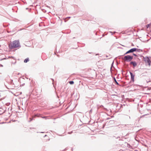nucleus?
<instances>
[{"mask_svg": "<svg viewBox=\"0 0 151 151\" xmlns=\"http://www.w3.org/2000/svg\"><path fill=\"white\" fill-rule=\"evenodd\" d=\"M9 47L10 48L12 49L18 47H20V45L18 40H15L9 45Z\"/></svg>", "mask_w": 151, "mask_h": 151, "instance_id": "obj_1", "label": "nucleus"}, {"mask_svg": "<svg viewBox=\"0 0 151 151\" xmlns=\"http://www.w3.org/2000/svg\"><path fill=\"white\" fill-rule=\"evenodd\" d=\"M141 57H142L143 60L145 62V64L146 65H148L150 66L151 64V59H150L151 57H149L147 56L144 57L142 55L141 56Z\"/></svg>", "mask_w": 151, "mask_h": 151, "instance_id": "obj_2", "label": "nucleus"}, {"mask_svg": "<svg viewBox=\"0 0 151 151\" xmlns=\"http://www.w3.org/2000/svg\"><path fill=\"white\" fill-rule=\"evenodd\" d=\"M133 58V57L129 55L125 56L124 58V60L127 62H129L131 61Z\"/></svg>", "mask_w": 151, "mask_h": 151, "instance_id": "obj_3", "label": "nucleus"}, {"mask_svg": "<svg viewBox=\"0 0 151 151\" xmlns=\"http://www.w3.org/2000/svg\"><path fill=\"white\" fill-rule=\"evenodd\" d=\"M136 51V48H132L129 50L128 51H127L124 54V55H126L127 54H128L130 53H132Z\"/></svg>", "mask_w": 151, "mask_h": 151, "instance_id": "obj_4", "label": "nucleus"}, {"mask_svg": "<svg viewBox=\"0 0 151 151\" xmlns=\"http://www.w3.org/2000/svg\"><path fill=\"white\" fill-rule=\"evenodd\" d=\"M129 73L131 77V80L133 82L134 81V77L135 75L133 74V73L131 72H130Z\"/></svg>", "mask_w": 151, "mask_h": 151, "instance_id": "obj_5", "label": "nucleus"}, {"mask_svg": "<svg viewBox=\"0 0 151 151\" xmlns=\"http://www.w3.org/2000/svg\"><path fill=\"white\" fill-rule=\"evenodd\" d=\"M130 64H132L134 67H135L137 65V63L135 61H131L130 63Z\"/></svg>", "mask_w": 151, "mask_h": 151, "instance_id": "obj_6", "label": "nucleus"}, {"mask_svg": "<svg viewBox=\"0 0 151 151\" xmlns=\"http://www.w3.org/2000/svg\"><path fill=\"white\" fill-rule=\"evenodd\" d=\"M114 123V120H110L109 121L108 123L109 125L113 124Z\"/></svg>", "mask_w": 151, "mask_h": 151, "instance_id": "obj_7", "label": "nucleus"}, {"mask_svg": "<svg viewBox=\"0 0 151 151\" xmlns=\"http://www.w3.org/2000/svg\"><path fill=\"white\" fill-rule=\"evenodd\" d=\"M29 58H27L24 60V62L25 63H27L29 61Z\"/></svg>", "mask_w": 151, "mask_h": 151, "instance_id": "obj_8", "label": "nucleus"}, {"mask_svg": "<svg viewBox=\"0 0 151 151\" xmlns=\"http://www.w3.org/2000/svg\"><path fill=\"white\" fill-rule=\"evenodd\" d=\"M136 51H137V52H142L143 50L142 49H137L136 48Z\"/></svg>", "mask_w": 151, "mask_h": 151, "instance_id": "obj_9", "label": "nucleus"}, {"mask_svg": "<svg viewBox=\"0 0 151 151\" xmlns=\"http://www.w3.org/2000/svg\"><path fill=\"white\" fill-rule=\"evenodd\" d=\"M114 81L115 83L117 85H119V83H118V82L117 81H116L115 78V77H114Z\"/></svg>", "mask_w": 151, "mask_h": 151, "instance_id": "obj_10", "label": "nucleus"}, {"mask_svg": "<svg viewBox=\"0 0 151 151\" xmlns=\"http://www.w3.org/2000/svg\"><path fill=\"white\" fill-rule=\"evenodd\" d=\"M69 83L70 84L72 85V84H74V82L73 81H69Z\"/></svg>", "mask_w": 151, "mask_h": 151, "instance_id": "obj_11", "label": "nucleus"}, {"mask_svg": "<svg viewBox=\"0 0 151 151\" xmlns=\"http://www.w3.org/2000/svg\"><path fill=\"white\" fill-rule=\"evenodd\" d=\"M150 25V24H147V25H146V27L147 28H148Z\"/></svg>", "mask_w": 151, "mask_h": 151, "instance_id": "obj_12", "label": "nucleus"}, {"mask_svg": "<svg viewBox=\"0 0 151 151\" xmlns=\"http://www.w3.org/2000/svg\"><path fill=\"white\" fill-rule=\"evenodd\" d=\"M109 32L111 33V35H113V34H114L116 33V32H114V33H112V32Z\"/></svg>", "mask_w": 151, "mask_h": 151, "instance_id": "obj_13", "label": "nucleus"}, {"mask_svg": "<svg viewBox=\"0 0 151 151\" xmlns=\"http://www.w3.org/2000/svg\"><path fill=\"white\" fill-rule=\"evenodd\" d=\"M38 115H39V114H35V116H39Z\"/></svg>", "mask_w": 151, "mask_h": 151, "instance_id": "obj_14", "label": "nucleus"}, {"mask_svg": "<svg viewBox=\"0 0 151 151\" xmlns=\"http://www.w3.org/2000/svg\"><path fill=\"white\" fill-rule=\"evenodd\" d=\"M72 132H72V131L71 132H68V134H71Z\"/></svg>", "mask_w": 151, "mask_h": 151, "instance_id": "obj_15", "label": "nucleus"}, {"mask_svg": "<svg viewBox=\"0 0 151 151\" xmlns=\"http://www.w3.org/2000/svg\"><path fill=\"white\" fill-rule=\"evenodd\" d=\"M42 117L43 118H45L46 119V116H43Z\"/></svg>", "mask_w": 151, "mask_h": 151, "instance_id": "obj_16", "label": "nucleus"}, {"mask_svg": "<svg viewBox=\"0 0 151 151\" xmlns=\"http://www.w3.org/2000/svg\"><path fill=\"white\" fill-rule=\"evenodd\" d=\"M133 55L134 56H136V57H137V55L136 54H134H134H133Z\"/></svg>", "mask_w": 151, "mask_h": 151, "instance_id": "obj_17", "label": "nucleus"}, {"mask_svg": "<svg viewBox=\"0 0 151 151\" xmlns=\"http://www.w3.org/2000/svg\"><path fill=\"white\" fill-rule=\"evenodd\" d=\"M30 120L29 121V122H30L32 120V119H31V118H30Z\"/></svg>", "mask_w": 151, "mask_h": 151, "instance_id": "obj_18", "label": "nucleus"}, {"mask_svg": "<svg viewBox=\"0 0 151 151\" xmlns=\"http://www.w3.org/2000/svg\"><path fill=\"white\" fill-rule=\"evenodd\" d=\"M5 59H6L5 58H3V59H1L0 60H4Z\"/></svg>", "mask_w": 151, "mask_h": 151, "instance_id": "obj_19", "label": "nucleus"}, {"mask_svg": "<svg viewBox=\"0 0 151 151\" xmlns=\"http://www.w3.org/2000/svg\"><path fill=\"white\" fill-rule=\"evenodd\" d=\"M70 18V17H68L66 18Z\"/></svg>", "mask_w": 151, "mask_h": 151, "instance_id": "obj_20", "label": "nucleus"}, {"mask_svg": "<svg viewBox=\"0 0 151 151\" xmlns=\"http://www.w3.org/2000/svg\"><path fill=\"white\" fill-rule=\"evenodd\" d=\"M118 138H120V137H117L116 138L117 139H118Z\"/></svg>", "mask_w": 151, "mask_h": 151, "instance_id": "obj_21", "label": "nucleus"}, {"mask_svg": "<svg viewBox=\"0 0 151 151\" xmlns=\"http://www.w3.org/2000/svg\"><path fill=\"white\" fill-rule=\"evenodd\" d=\"M110 119V118H107V119Z\"/></svg>", "mask_w": 151, "mask_h": 151, "instance_id": "obj_22", "label": "nucleus"}, {"mask_svg": "<svg viewBox=\"0 0 151 151\" xmlns=\"http://www.w3.org/2000/svg\"><path fill=\"white\" fill-rule=\"evenodd\" d=\"M113 63H114L113 62L112 63V65H111V66H112V65H113Z\"/></svg>", "mask_w": 151, "mask_h": 151, "instance_id": "obj_23", "label": "nucleus"}, {"mask_svg": "<svg viewBox=\"0 0 151 151\" xmlns=\"http://www.w3.org/2000/svg\"><path fill=\"white\" fill-rule=\"evenodd\" d=\"M46 136H47V135H45L44 136V137H46Z\"/></svg>", "mask_w": 151, "mask_h": 151, "instance_id": "obj_24", "label": "nucleus"}, {"mask_svg": "<svg viewBox=\"0 0 151 151\" xmlns=\"http://www.w3.org/2000/svg\"><path fill=\"white\" fill-rule=\"evenodd\" d=\"M111 69H112V67L111 68V69H110L111 70Z\"/></svg>", "mask_w": 151, "mask_h": 151, "instance_id": "obj_25", "label": "nucleus"}, {"mask_svg": "<svg viewBox=\"0 0 151 151\" xmlns=\"http://www.w3.org/2000/svg\"><path fill=\"white\" fill-rule=\"evenodd\" d=\"M11 57H12V58H14V57H13L12 56Z\"/></svg>", "mask_w": 151, "mask_h": 151, "instance_id": "obj_26", "label": "nucleus"}, {"mask_svg": "<svg viewBox=\"0 0 151 151\" xmlns=\"http://www.w3.org/2000/svg\"><path fill=\"white\" fill-rule=\"evenodd\" d=\"M1 66L2 67L3 65H1Z\"/></svg>", "mask_w": 151, "mask_h": 151, "instance_id": "obj_27", "label": "nucleus"}, {"mask_svg": "<svg viewBox=\"0 0 151 151\" xmlns=\"http://www.w3.org/2000/svg\"><path fill=\"white\" fill-rule=\"evenodd\" d=\"M53 81H54V80L53 79H52Z\"/></svg>", "mask_w": 151, "mask_h": 151, "instance_id": "obj_28", "label": "nucleus"}, {"mask_svg": "<svg viewBox=\"0 0 151 151\" xmlns=\"http://www.w3.org/2000/svg\"><path fill=\"white\" fill-rule=\"evenodd\" d=\"M40 133H43V132H41Z\"/></svg>", "mask_w": 151, "mask_h": 151, "instance_id": "obj_29", "label": "nucleus"}]
</instances>
